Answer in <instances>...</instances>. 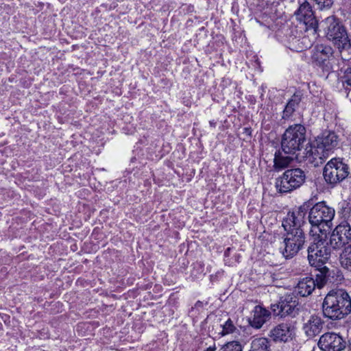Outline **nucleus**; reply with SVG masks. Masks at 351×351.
Instances as JSON below:
<instances>
[{"label": "nucleus", "mask_w": 351, "mask_h": 351, "mask_svg": "<svg viewBox=\"0 0 351 351\" xmlns=\"http://www.w3.org/2000/svg\"><path fill=\"white\" fill-rule=\"evenodd\" d=\"M309 206L304 203L283 219L282 226L285 231L280 252L286 259L291 258L302 250L306 242L305 234L302 229L304 216Z\"/></svg>", "instance_id": "obj_1"}, {"label": "nucleus", "mask_w": 351, "mask_h": 351, "mask_svg": "<svg viewBox=\"0 0 351 351\" xmlns=\"http://www.w3.org/2000/svg\"><path fill=\"white\" fill-rule=\"evenodd\" d=\"M322 312L325 317L338 320L343 319L351 312V299L343 290L330 291L322 303Z\"/></svg>", "instance_id": "obj_2"}, {"label": "nucleus", "mask_w": 351, "mask_h": 351, "mask_svg": "<svg viewBox=\"0 0 351 351\" xmlns=\"http://www.w3.org/2000/svg\"><path fill=\"white\" fill-rule=\"evenodd\" d=\"M318 23H298L291 29L298 32L299 35L291 34L288 38L289 48L294 51H304L312 46L313 43L317 37Z\"/></svg>", "instance_id": "obj_3"}, {"label": "nucleus", "mask_w": 351, "mask_h": 351, "mask_svg": "<svg viewBox=\"0 0 351 351\" xmlns=\"http://www.w3.org/2000/svg\"><path fill=\"white\" fill-rule=\"evenodd\" d=\"M335 217V210L325 202L315 204L308 213V221L312 226L310 232L317 234H326L330 228L331 221Z\"/></svg>", "instance_id": "obj_4"}, {"label": "nucleus", "mask_w": 351, "mask_h": 351, "mask_svg": "<svg viewBox=\"0 0 351 351\" xmlns=\"http://www.w3.org/2000/svg\"><path fill=\"white\" fill-rule=\"evenodd\" d=\"M306 141V128L301 124H295L289 126L285 132L282 141L281 148L286 154L296 155Z\"/></svg>", "instance_id": "obj_5"}, {"label": "nucleus", "mask_w": 351, "mask_h": 351, "mask_svg": "<svg viewBox=\"0 0 351 351\" xmlns=\"http://www.w3.org/2000/svg\"><path fill=\"white\" fill-rule=\"evenodd\" d=\"M313 240L308 247V260L311 266L319 267L329 259L330 248L326 242V234H313Z\"/></svg>", "instance_id": "obj_6"}, {"label": "nucleus", "mask_w": 351, "mask_h": 351, "mask_svg": "<svg viewBox=\"0 0 351 351\" xmlns=\"http://www.w3.org/2000/svg\"><path fill=\"white\" fill-rule=\"evenodd\" d=\"M306 174L300 168H291L276 180V187L280 193H291L300 188L306 182Z\"/></svg>", "instance_id": "obj_7"}, {"label": "nucleus", "mask_w": 351, "mask_h": 351, "mask_svg": "<svg viewBox=\"0 0 351 351\" xmlns=\"http://www.w3.org/2000/svg\"><path fill=\"white\" fill-rule=\"evenodd\" d=\"M348 165L341 160L332 158L324 167L323 176L325 181L334 186L344 180L348 175Z\"/></svg>", "instance_id": "obj_8"}, {"label": "nucleus", "mask_w": 351, "mask_h": 351, "mask_svg": "<svg viewBox=\"0 0 351 351\" xmlns=\"http://www.w3.org/2000/svg\"><path fill=\"white\" fill-rule=\"evenodd\" d=\"M333 49L329 45H316L311 50L312 62L320 67L324 71L332 70Z\"/></svg>", "instance_id": "obj_9"}, {"label": "nucleus", "mask_w": 351, "mask_h": 351, "mask_svg": "<svg viewBox=\"0 0 351 351\" xmlns=\"http://www.w3.org/2000/svg\"><path fill=\"white\" fill-rule=\"evenodd\" d=\"M326 36L339 50L351 46L347 31L341 23H330Z\"/></svg>", "instance_id": "obj_10"}, {"label": "nucleus", "mask_w": 351, "mask_h": 351, "mask_svg": "<svg viewBox=\"0 0 351 351\" xmlns=\"http://www.w3.org/2000/svg\"><path fill=\"white\" fill-rule=\"evenodd\" d=\"M351 244V226L348 222L338 225L330 237V245L333 249L339 250Z\"/></svg>", "instance_id": "obj_11"}, {"label": "nucleus", "mask_w": 351, "mask_h": 351, "mask_svg": "<svg viewBox=\"0 0 351 351\" xmlns=\"http://www.w3.org/2000/svg\"><path fill=\"white\" fill-rule=\"evenodd\" d=\"M319 348L323 351H341L346 348V341L335 332H326L318 341Z\"/></svg>", "instance_id": "obj_12"}, {"label": "nucleus", "mask_w": 351, "mask_h": 351, "mask_svg": "<svg viewBox=\"0 0 351 351\" xmlns=\"http://www.w3.org/2000/svg\"><path fill=\"white\" fill-rule=\"evenodd\" d=\"M329 157L325 151L315 141L307 145L304 150V158L305 160L313 167H319L322 165Z\"/></svg>", "instance_id": "obj_13"}, {"label": "nucleus", "mask_w": 351, "mask_h": 351, "mask_svg": "<svg viewBox=\"0 0 351 351\" xmlns=\"http://www.w3.org/2000/svg\"><path fill=\"white\" fill-rule=\"evenodd\" d=\"M294 328L290 324L282 323L273 328L269 334L275 342H288L294 337Z\"/></svg>", "instance_id": "obj_14"}, {"label": "nucleus", "mask_w": 351, "mask_h": 351, "mask_svg": "<svg viewBox=\"0 0 351 351\" xmlns=\"http://www.w3.org/2000/svg\"><path fill=\"white\" fill-rule=\"evenodd\" d=\"M318 146H320L328 154L333 151L337 146L339 139L337 134L332 131H324L317 136L314 141Z\"/></svg>", "instance_id": "obj_15"}, {"label": "nucleus", "mask_w": 351, "mask_h": 351, "mask_svg": "<svg viewBox=\"0 0 351 351\" xmlns=\"http://www.w3.org/2000/svg\"><path fill=\"white\" fill-rule=\"evenodd\" d=\"M324 323L320 317L313 315L303 324L302 329L308 337L313 338L322 332Z\"/></svg>", "instance_id": "obj_16"}, {"label": "nucleus", "mask_w": 351, "mask_h": 351, "mask_svg": "<svg viewBox=\"0 0 351 351\" xmlns=\"http://www.w3.org/2000/svg\"><path fill=\"white\" fill-rule=\"evenodd\" d=\"M253 316L249 319L250 326L254 328H261L266 323L271 316V313L266 308L256 306L252 311Z\"/></svg>", "instance_id": "obj_17"}, {"label": "nucleus", "mask_w": 351, "mask_h": 351, "mask_svg": "<svg viewBox=\"0 0 351 351\" xmlns=\"http://www.w3.org/2000/svg\"><path fill=\"white\" fill-rule=\"evenodd\" d=\"M303 98V94L301 91H296L288 101L283 111L282 118L283 119H290L295 110L298 108Z\"/></svg>", "instance_id": "obj_18"}, {"label": "nucleus", "mask_w": 351, "mask_h": 351, "mask_svg": "<svg viewBox=\"0 0 351 351\" xmlns=\"http://www.w3.org/2000/svg\"><path fill=\"white\" fill-rule=\"evenodd\" d=\"M315 289V280L310 277H306L298 283L295 291L302 297L311 295Z\"/></svg>", "instance_id": "obj_19"}, {"label": "nucleus", "mask_w": 351, "mask_h": 351, "mask_svg": "<svg viewBox=\"0 0 351 351\" xmlns=\"http://www.w3.org/2000/svg\"><path fill=\"white\" fill-rule=\"evenodd\" d=\"M296 19L300 22H311L315 19V22H318L316 16L312 10L309 3H302L298 10L295 12Z\"/></svg>", "instance_id": "obj_20"}, {"label": "nucleus", "mask_w": 351, "mask_h": 351, "mask_svg": "<svg viewBox=\"0 0 351 351\" xmlns=\"http://www.w3.org/2000/svg\"><path fill=\"white\" fill-rule=\"evenodd\" d=\"M288 155L289 156H283L280 152L275 154L274 159V167L275 169L279 170L287 168L294 160V159L296 158L295 155Z\"/></svg>", "instance_id": "obj_21"}, {"label": "nucleus", "mask_w": 351, "mask_h": 351, "mask_svg": "<svg viewBox=\"0 0 351 351\" xmlns=\"http://www.w3.org/2000/svg\"><path fill=\"white\" fill-rule=\"evenodd\" d=\"M318 270V273L315 275V287L322 289L328 282V277L327 276L329 271L328 269L326 266H322L316 267Z\"/></svg>", "instance_id": "obj_22"}, {"label": "nucleus", "mask_w": 351, "mask_h": 351, "mask_svg": "<svg viewBox=\"0 0 351 351\" xmlns=\"http://www.w3.org/2000/svg\"><path fill=\"white\" fill-rule=\"evenodd\" d=\"M341 265L351 271V243L345 247L339 256Z\"/></svg>", "instance_id": "obj_23"}, {"label": "nucleus", "mask_w": 351, "mask_h": 351, "mask_svg": "<svg viewBox=\"0 0 351 351\" xmlns=\"http://www.w3.org/2000/svg\"><path fill=\"white\" fill-rule=\"evenodd\" d=\"M250 351H269V342L267 339L260 337L254 339Z\"/></svg>", "instance_id": "obj_24"}, {"label": "nucleus", "mask_w": 351, "mask_h": 351, "mask_svg": "<svg viewBox=\"0 0 351 351\" xmlns=\"http://www.w3.org/2000/svg\"><path fill=\"white\" fill-rule=\"evenodd\" d=\"M281 311H282V317L287 315H295L296 308L295 301L281 300Z\"/></svg>", "instance_id": "obj_25"}, {"label": "nucleus", "mask_w": 351, "mask_h": 351, "mask_svg": "<svg viewBox=\"0 0 351 351\" xmlns=\"http://www.w3.org/2000/svg\"><path fill=\"white\" fill-rule=\"evenodd\" d=\"M218 351H242V346L238 341H230L222 346Z\"/></svg>", "instance_id": "obj_26"}, {"label": "nucleus", "mask_w": 351, "mask_h": 351, "mask_svg": "<svg viewBox=\"0 0 351 351\" xmlns=\"http://www.w3.org/2000/svg\"><path fill=\"white\" fill-rule=\"evenodd\" d=\"M222 330L220 334L223 336L230 333H232L235 330L236 327L234 326L232 321L230 319H228L224 324L221 325Z\"/></svg>", "instance_id": "obj_27"}, {"label": "nucleus", "mask_w": 351, "mask_h": 351, "mask_svg": "<svg viewBox=\"0 0 351 351\" xmlns=\"http://www.w3.org/2000/svg\"><path fill=\"white\" fill-rule=\"evenodd\" d=\"M319 10L328 9L333 4V0H313Z\"/></svg>", "instance_id": "obj_28"}, {"label": "nucleus", "mask_w": 351, "mask_h": 351, "mask_svg": "<svg viewBox=\"0 0 351 351\" xmlns=\"http://www.w3.org/2000/svg\"><path fill=\"white\" fill-rule=\"evenodd\" d=\"M342 82L348 86H351V68H347L343 71V75L341 77Z\"/></svg>", "instance_id": "obj_29"}, {"label": "nucleus", "mask_w": 351, "mask_h": 351, "mask_svg": "<svg viewBox=\"0 0 351 351\" xmlns=\"http://www.w3.org/2000/svg\"><path fill=\"white\" fill-rule=\"evenodd\" d=\"M281 301L278 303L271 304V309L275 316H280L282 317V311H281Z\"/></svg>", "instance_id": "obj_30"}, {"label": "nucleus", "mask_w": 351, "mask_h": 351, "mask_svg": "<svg viewBox=\"0 0 351 351\" xmlns=\"http://www.w3.org/2000/svg\"><path fill=\"white\" fill-rule=\"evenodd\" d=\"M346 214L351 215V199H349L346 203V206L343 208Z\"/></svg>", "instance_id": "obj_31"}, {"label": "nucleus", "mask_w": 351, "mask_h": 351, "mask_svg": "<svg viewBox=\"0 0 351 351\" xmlns=\"http://www.w3.org/2000/svg\"><path fill=\"white\" fill-rule=\"evenodd\" d=\"M215 347H209L205 351H215Z\"/></svg>", "instance_id": "obj_32"}, {"label": "nucleus", "mask_w": 351, "mask_h": 351, "mask_svg": "<svg viewBox=\"0 0 351 351\" xmlns=\"http://www.w3.org/2000/svg\"><path fill=\"white\" fill-rule=\"evenodd\" d=\"M326 20L328 21L329 22H331L330 20L335 21V18L333 16H331L327 17Z\"/></svg>", "instance_id": "obj_33"}]
</instances>
